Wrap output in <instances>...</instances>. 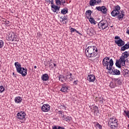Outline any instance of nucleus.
I'll list each match as a JSON object with an SVG mask.
<instances>
[{
    "instance_id": "obj_26",
    "label": "nucleus",
    "mask_w": 129,
    "mask_h": 129,
    "mask_svg": "<svg viewBox=\"0 0 129 129\" xmlns=\"http://www.w3.org/2000/svg\"><path fill=\"white\" fill-rule=\"evenodd\" d=\"M123 74L124 77L129 76V71L127 69H125L123 71Z\"/></svg>"
},
{
    "instance_id": "obj_25",
    "label": "nucleus",
    "mask_w": 129,
    "mask_h": 129,
    "mask_svg": "<svg viewBox=\"0 0 129 129\" xmlns=\"http://www.w3.org/2000/svg\"><path fill=\"white\" fill-rule=\"evenodd\" d=\"M88 19L91 24H93L94 25H96V23H97V22L95 21L94 18L90 17L89 18H88Z\"/></svg>"
},
{
    "instance_id": "obj_35",
    "label": "nucleus",
    "mask_w": 129,
    "mask_h": 129,
    "mask_svg": "<svg viewBox=\"0 0 129 129\" xmlns=\"http://www.w3.org/2000/svg\"><path fill=\"white\" fill-rule=\"evenodd\" d=\"M96 126L97 127H98V128L101 129L102 128V126H101V125H100L99 123H97L96 124Z\"/></svg>"
},
{
    "instance_id": "obj_42",
    "label": "nucleus",
    "mask_w": 129,
    "mask_h": 129,
    "mask_svg": "<svg viewBox=\"0 0 129 129\" xmlns=\"http://www.w3.org/2000/svg\"><path fill=\"white\" fill-rule=\"evenodd\" d=\"M78 80H76L74 81V84H75V85H77V84H78Z\"/></svg>"
},
{
    "instance_id": "obj_8",
    "label": "nucleus",
    "mask_w": 129,
    "mask_h": 129,
    "mask_svg": "<svg viewBox=\"0 0 129 129\" xmlns=\"http://www.w3.org/2000/svg\"><path fill=\"white\" fill-rule=\"evenodd\" d=\"M60 91H61V92H68V91H69V87L67 86V84L63 83L61 84Z\"/></svg>"
},
{
    "instance_id": "obj_9",
    "label": "nucleus",
    "mask_w": 129,
    "mask_h": 129,
    "mask_svg": "<svg viewBox=\"0 0 129 129\" xmlns=\"http://www.w3.org/2000/svg\"><path fill=\"white\" fill-rule=\"evenodd\" d=\"M101 3V0H90L89 5L91 7H94V6H97Z\"/></svg>"
},
{
    "instance_id": "obj_53",
    "label": "nucleus",
    "mask_w": 129,
    "mask_h": 129,
    "mask_svg": "<svg viewBox=\"0 0 129 129\" xmlns=\"http://www.w3.org/2000/svg\"><path fill=\"white\" fill-rule=\"evenodd\" d=\"M127 33L129 35V30H127Z\"/></svg>"
},
{
    "instance_id": "obj_11",
    "label": "nucleus",
    "mask_w": 129,
    "mask_h": 129,
    "mask_svg": "<svg viewBox=\"0 0 129 129\" xmlns=\"http://www.w3.org/2000/svg\"><path fill=\"white\" fill-rule=\"evenodd\" d=\"M115 43L117 44L118 47H123L125 45L124 44H125L124 41L122 40L121 39L115 40Z\"/></svg>"
},
{
    "instance_id": "obj_32",
    "label": "nucleus",
    "mask_w": 129,
    "mask_h": 129,
    "mask_svg": "<svg viewBox=\"0 0 129 129\" xmlns=\"http://www.w3.org/2000/svg\"><path fill=\"white\" fill-rule=\"evenodd\" d=\"M124 112L125 113V114H124V115H125V116H127V117H128V118H129V111L125 110V111H124Z\"/></svg>"
},
{
    "instance_id": "obj_44",
    "label": "nucleus",
    "mask_w": 129,
    "mask_h": 129,
    "mask_svg": "<svg viewBox=\"0 0 129 129\" xmlns=\"http://www.w3.org/2000/svg\"><path fill=\"white\" fill-rule=\"evenodd\" d=\"M61 107L62 108V109H66V107H65L64 105H61Z\"/></svg>"
},
{
    "instance_id": "obj_28",
    "label": "nucleus",
    "mask_w": 129,
    "mask_h": 129,
    "mask_svg": "<svg viewBox=\"0 0 129 129\" xmlns=\"http://www.w3.org/2000/svg\"><path fill=\"white\" fill-rule=\"evenodd\" d=\"M62 19V22H63V24H67L68 23V19L67 18V17L64 16Z\"/></svg>"
},
{
    "instance_id": "obj_45",
    "label": "nucleus",
    "mask_w": 129,
    "mask_h": 129,
    "mask_svg": "<svg viewBox=\"0 0 129 129\" xmlns=\"http://www.w3.org/2000/svg\"><path fill=\"white\" fill-rule=\"evenodd\" d=\"M115 39H116L117 40V39L119 40V39H120V37L118 36H116L115 37Z\"/></svg>"
},
{
    "instance_id": "obj_16",
    "label": "nucleus",
    "mask_w": 129,
    "mask_h": 129,
    "mask_svg": "<svg viewBox=\"0 0 129 129\" xmlns=\"http://www.w3.org/2000/svg\"><path fill=\"white\" fill-rule=\"evenodd\" d=\"M115 64L118 68H120V67H121V65L122 66H125V62H121L120 61V58H119L118 61H116Z\"/></svg>"
},
{
    "instance_id": "obj_39",
    "label": "nucleus",
    "mask_w": 129,
    "mask_h": 129,
    "mask_svg": "<svg viewBox=\"0 0 129 129\" xmlns=\"http://www.w3.org/2000/svg\"><path fill=\"white\" fill-rule=\"evenodd\" d=\"M102 7H97L96 9L100 12H101Z\"/></svg>"
},
{
    "instance_id": "obj_29",
    "label": "nucleus",
    "mask_w": 129,
    "mask_h": 129,
    "mask_svg": "<svg viewBox=\"0 0 129 129\" xmlns=\"http://www.w3.org/2000/svg\"><path fill=\"white\" fill-rule=\"evenodd\" d=\"M51 9L53 13L57 12V6L54 5H51Z\"/></svg>"
},
{
    "instance_id": "obj_12",
    "label": "nucleus",
    "mask_w": 129,
    "mask_h": 129,
    "mask_svg": "<svg viewBox=\"0 0 129 129\" xmlns=\"http://www.w3.org/2000/svg\"><path fill=\"white\" fill-rule=\"evenodd\" d=\"M41 109L44 112H48L50 110V105L49 104H43L41 107Z\"/></svg>"
},
{
    "instance_id": "obj_47",
    "label": "nucleus",
    "mask_w": 129,
    "mask_h": 129,
    "mask_svg": "<svg viewBox=\"0 0 129 129\" xmlns=\"http://www.w3.org/2000/svg\"><path fill=\"white\" fill-rule=\"evenodd\" d=\"M59 10H60V7L57 5L56 11H59Z\"/></svg>"
},
{
    "instance_id": "obj_38",
    "label": "nucleus",
    "mask_w": 129,
    "mask_h": 129,
    "mask_svg": "<svg viewBox=\"0 0 129 129\" xmlns=\"http://www.w3.org/2000/svg\"><path fill=\"white\" fill-rule=\"evenodd\" d=\"M76 29L73 28H71V33H74V32H76Z\"/></svg>"
},
{
    "instance_id": "obj_49",
    "label": "nucleus",
    "mask_w": 129,
    "mask_h": 129,
    "mask_svg": "<svg viewBox=\"0 0 129 129\" xmlns=\"http://www.w3.org/2000/svg\"><path fill=\"white\" fill-rule=\"evenodd\" d=\"M58 113L59 114H62V111H59Z\"/></svg>"
},
{
    "instance_id": "obj_22",
    "label": "nucleus",
    "mask_w": 129,
    "mask_h": 129,
    "mask_svg": "<svg viewBox=\"0 0 129 129\" xmlns=\"http://www.w3.org/2000/svg\"><path fill=\"white\" fill-rule=\"evenodd\" d=\"M127 49H129V42L121 47L120 51H125V50H127Z\"/></svg>"
},
{
    "instance_id": "obj_23",
    "label": "nucleus",
    "mask_w": 129,
    "mask_h": 129,
    "mask_svg": "<svg viewBox=\"0 0 129 129\" xmlns=\"http://www.w3.org/2000/svg\"><path fill=\"white\" fill-rule=\"evenodd\" d=\"M114 75H120V71L116 69H113L112 70Z\"/></svg>"
},
{
    "instance_id": "obj_7",
    "label": "nucleus",
    "mask_w": 129,
    "mask_h": 129,
    "mask_svg": "<svg viewBox=\"0 0 129 129\" xmlns=\"http://www.w3.org/2000/svg\"><path fill=\"white\" fill-rule=\"evenodd\" d=\"M129 56L128 52L125 51L124 52H123L122 53V55L120 58V61L122 62H126V61H128L127 60V57Z\"/></svg>"
},
{
    "instance_id": "obj_5",
    "label": "nucleus",
    "mask_w": 129,
    "mask_h": 129,
    "mask_svg": "<svg viewBox=\"0 0 129 129\" xmlns=\"http://www.w3.org/2000/svg\"><path fill=\"white\" fill-rule=\"evenodd\" d=\"M118 121L116 118L112 117L109 119L108 124L110 129H117L118 126Z\"/></svg>"
},
{
    "instance_id": "obj_27",
    "label": "nucleus",
    "mask_w": 129,
    "mask_h": 129,
    "mask_svg": "<svg viewBox=\"0 0 129 129\" xmlns=\"http://www.w3.org/2000/svg\"><path fill=\"white\" fill-rule=\"evenodd\" d=\"M101 12L104 14V15H106L107 12V9L105 8V6H102Z\"/></svg>"
},
{
    "instance_id": "obj_19",
    "label": "nucleus",
    "mask_w": 129,
    "mask_h": 129,
    "mask_svg": "<svg viewBox=\"0 0 129 129\" xmlns=\"http://www.w3.org/2000/svg\"><path fill=\"white\" fill-rule=\"evenodd\" d=\"M22 97L20 96L16 97L14 99V101L15 103H17V104L21 103V102H22Z\"/></svg>"
},
{
    "instance_id": "obj_6",
    "label": "nucleus",
    "mask_w": 129,
    "mask_h": 129,
    "mask_svg": "<svg viewBox=\"0 0 129 129\" xmlns=\"http://www.w3.org/2000/svg\"><path fill=\"white\" fill-rule=\"evenodd\" d=\"M98 27L99 29L105 30L108 27V22L105 20H102L98 23Z\"/></svg>"
},
{
    "instance_id": "obj_41",
    "label": "nucleus",
    "mask_w": 129,
    "mask_h": 129,
    "mask_svg": "<svg viewBox=\"0 0 129 129\" xmlns=\"http://www.w3.org/2000/svg\"><path fill=\"white\" fill-rule=\"evenodd\" d=\"M49 4H51V5H54V0H49Z\"/></svg>"
},
{
    "instance_id": "obj_31",
    "label": "nucleus",
    "mask_w": 129,
    "mask_h": 129,
    "mask_svg": "<svg viewBox=\"0 0 129 129\" xmlns=\"http://www.w3.org/2000/svg\"><path fill=\"white\" fill-rule=\"evenodd\" d=\"M55 2L56 6H61V5H62L61 1L60 0H55Z\"/></svg>"
},
{
    "instance_id": "obj_18",
    "label": "nucleus",
    "mask_w": 129,
    "mask_h": 129,
    "mask_svg": "<svg viewBox=\"0 0 129 129\" xmlns=\"http://www.w3.org/2000/svg\"><path fill=\"white\" fill-rule=\"evenodd\" d=\"M41 79L43 81H48L49 80V75L47 74H44L42 75Z\"/></svg>"
},
{
    "instance_id": "obj_3",
    "label": "nucleus",
    "mask_w": 129,
    "mask_h": 129,
    "mask_svg": "<svg viewBox=\"0 0 129 129\" xmlns=\"http://www.w3.org/2000/svg\"><path fill=\"white\" fill-rule=\"evenodd\" d=\"M102 64L104 67H106L107 70H112L113 66V60L112 58H109L108 57H105L102 61Z\"/></svg>"
},
{
    "instance_id": "obj_14",
    "label": "nucleus",
    "mask_w": 129,
    "mask_h": 129,
    "mask_svg": "<svg viewBox=\"0 0 129 129\" xmlns=\"http://www.w3.org/2000/svg\"><path fill=\"white\" fill-rule=\"evenodd\" d=\"M72 74L71 73H67V75L66 76V80L68 81H73V78H72Z\"/></svg>"
},
{
    "instance_id": "obj_15",
    "label": "nucleus",
    "mask_w": 129,
    "mask_h": 129,
    "mask_svg": "<svg viewBox=\"0 0 129 129\" xmlns=\"http://www.w3.org/2000/svg\"><path fill=\"white\" fill-rule=\"evenodd\" d=\"M88 35L89 36H92L94 34H95V31H94V29L92 28H89L87 32Z\"/></svg>"
},
{
    "instance_id": "obj_20",
    "label": "nucleus",
    "mask_w": 129,
    "mask_h": 129,
    "mask_svg": "<svg viewBox=\"0 0 129 129\" xmlns=\"http://www.w3.org/2000/svg\"><path fill=\"white\" fill-rule=\"evenodd\" d=\"M57 77L58 78V80L62 82V83H64L65 81H66V78H65L64 76L59 75Z\"/></svg>"
},
{
    "instance_id": "obj_34",
    "label": "nucleus",
    "mask_w": 129,
    "mask_h": 129,
    "mask_svg": "<svg viewBox=\"0 0 129 129\" xmlns=\"http://www.w3.org/2000/svg\"><path fill=\"white\" fill-rule=\"evenodd\" d=\"M4 47V41L0 40V49Z\"/></svg>"
},
{
    "instance_id": "obj_37",
    "label": "nucleus",
    "mask_w": 129,
    "mask_h": 129,
    "mask_svg": "<svg viewBox=\"0 0 129 129\" xmlns=\"http://www.w3.org/2000/svg\"><path fill=\"white\" fill-rule=\"evenodd\" d=\"M49 68H54V66H53V63H52V62L49 63Z\"/></svg>"
},
{
    "instance_id": "obj_10",
    "label": "nucleus",
    "mask_w": 129,
    "mask_h": 129,
    "mask_svg": "<svg viewBox=\"0 0 129 129\" xmlns=\"http://www.w3.org/2000/svg\"><path fill=\"white\" fill-rule=\"evenodd\" d=\"M17 116L19 119H24L26 117V113L24 111H20L17 113Z\"/></svg>"
},
{
    "instance_id": "obj_46",
    "label": "nucleus",
    "mask_w": 129,
    "mask_h": 129,
    "mask_svg": "<svg viewBox=\"0 0 129 129\" xmlns=\"http://www.w3.org/2000/svg\"><path fill=\"white\" fill-rule=\"evenodd\" d=\"M52 129H59V127L57 128L56 126H52Z\"/></svg>"
},
{
    "instance_id": "obj_43",
    "label": "nucleus",
    "mask_w": 129,
    "mask_h": 129,
    "mask_svg": "<svg viewBox=\"0 0 129 129\" xmlns=\"http://www.w3.org/2000/svg\"><path fill=\"white\" fill-rule=\"evenodd\" d=\"M99 101L100 103H103V99H100Z\"/></svg>"
},
{
    "instance_id": "obj_24",
    "label": "nucleus",
    "mask_w": 129,
    "mask_h": 129,
    "mask_svg": "<svg viewBox=\"0 0 129 129\" xmlns=\"http://www.w3.org/2000/svg\"><path fill=\"white\" fill-rule=\"evenodd\" d=\"M91 14H92V12L91 10H88L86 12V16L87 19H89V18H91Z\"/></svg>"
},
{
    "instance_id": "obj_30",
    "label": "nucleus",
    "mask_w": 129,
    "mask_h": 129,
    "mask_svg": "<svg viewBox=\"0 0 129 129\" xmlns=\"http://www.w3.org/2000/svg\"><path fill=\"white\" fill-rule=\"evenodd\" d=\"M67 13H68V9H63L62 10H61V14H62L63 15H66Z\"/></svg>"
},
{
    "instance_id": "obj_21",
    "label": "nucleus",
    "mask_w": 129,
    "mask_h": 129,
    "mask_svg": "<svg viewBox=\"0 0 129 129\" xmlns=\"http://www.w3.org/2000/svg\"><path fill=\"white\" fill-rule=\"evenodd\" d=\"M62 119L63 120H66V121H67L68 122H70V121L72 119V118L69 116L63 115Z\"/></svg>"
},
{
    "instance_id": "obj_40",
    "label": "nucleus",
    "mask_w": 129,
    "mask_h": 129,
    "mask_svg": "<svg viewBox=\"0 0 129 129\" xmlns=\"http://www.w3.org/2000/svg\"><path fill=\"white\" fill-rule=\"evenodd\" d=\"M94 110H95V112L96 111V110H98V107H97V106H94L93 107Z\"/></svg>"
},
{
    "instance_id": "obj_2",
    "label": "nucleus",
    "mask_w": 129,
    "mask_h": 129,
    "mask_svg": "<svg viewBox=\"0 0 129 129\" xmlns=\"http://www.w3.org/2000/svg\"><path fill=\"white\" fill-rule=\"evenodd\" d=\"M98 49L95 46H90L88 47L85 50V54L89 58H93L97 55Z\"/></svg>"
},
{
    "instance_id": "obj_51",
    "label": "nucleus",
    "mask_w": 129,
    "mask_h": 129,
    "mask_svg": "<svg viewBox=\"0 0 129 129\" xmlns=\"http://www.w3.org/2000/svg\"><path fill=\"white\" fill-rule=\"evenodd\" d=\"M56 66V64L55 63H53V67H55Z\"/></svg>"
},
{
    "instance_id": "obj_13",
    "label": "nucleus",
    "mask_w": 129,
    "mask_h": 129,
    "mask_svg": "<svg viewBox=\"0 0 129 129\" xmlns=\"http://www.w3.org/2000/svg\"><path fill=\"white\" fill-rule=\"evenodd\" d=\"M95 79V76H94V75H90L87 77V80H88L89 82H94Z\"/></svg>"
},
{
    "instance_id": "obj_4",
    "label": "nucleus",
    "mask_w": 129,
    "mask_h": 129,
    "mask_svg": "<svg viewBox=\"0 0 129 129\" xmlns=\"http://www.w3.org/2000/svg\"><path fill=\"white\" fill-rule=\"evenodd\" d=\"M14 65L16 68L17 72L18 73H19V74H21L22 77H25V76L27 75V69H24L22 67L20 62L18 61L15 62Z\"/></svg>"
},
{
    "instance_id": "obj_50",
    "label": "nucleus",
    "mask_w": 129,
    "mask_h": 129,
    "mask_svg": "<svg viewBox=\"0 0 129 129\" xmlns=\"http://www.w3.org/2000/svg\"><path fill=\"white\" fill-rule=\"evenodd\" d=\"M34 69H37V66H35L34 67Z\"/></svg>"
},
{
    "instance_id": "obj_48",
    "label": "nucleus",
    "mask_w": 129,
    "mask_h": 129,
    "mask_svg": "<svg viewBox=\"0 0 129 129\" xmlns=\"http://www.w3.org/2000/svg\"><path fill=\"white\" fill-rule=\"evenodd\" d=\"M13 76H15V77H17V76H18V75L17 74H15V73H13Z\"/></svg>"
},
{
    "instance_id": "obj_33",
    "label": "nucleus",
    "mask_w": 129,
    "mask_h": 129,
    "mask_svg": "<svg viewBox=\"0 0 129 129\" xmlns=\"http://www.w3.org/2000/svg\"><path fill=\"white\" fill-rule=\"evenodd\" d=\"M5 91V88L3 86H0V93H3Z\"/></svg>"
},
{
    "instance_id": "obj_36",
    "label": "nucleus",
    "mask_w": 129,
    "mask_h": 129,
    "mask_svg": "<svg viewBox=\"0 0 129 129\" xmlns=\"http://www.w3.org/2000/svg\"><path fill=\"white\" fill-rule=\"evenodd\" d=\"M60 2L61 3L62 6H64L65 4H66V2H65V0H61Z\"/></svg>"
},
{
    "instance_id": "obj_1",
    "label": "nucleus",
    "mask_w": 129,
    "mask_h": 129,
    "mask_svg": "<svg viewBox=\"0 0 129 129\" xmlns=\"http://www.w3.org/2000/svg\"><path fill=\"white\" fill-rule=\"evenodd\" d=\"M120 11V7L118 5H117L115 7L114 9L111 12V15L112 17H117L119 21H122L123 19V17H124V12L123 11Z\"/></svg>"
},
{
    "instance_id": "obj_52",
    "label": "nucleus",
    "mask_w": 129,
    "mask_h": 129,
    "mask_svg": "<svg viewBox=\"0 0 129 129\" xmlns=\"http://www.w3.org/2000/svg\"><path fill=\"white\" fill-rule=\"evenodd\" d=\"M76 32L77 33H78V34H80V33L78 32V31H77V30H76Z\"/></svg>"
},
{
    "instance_id": "obj_17",
    "label": "nucleus",
    "mask_w": 129,
    "mask_h": 129,
    "mask_svg": "<svg viewBox=\"0 0 129 129\" xmlns=\"http://www.w3.org/2000/svg\"><path fill=\"white\" fill-rule=\"evenodd\" d=\"M9 39L10 41H12V42L15 41L16 39H17V35H16L15 33L9 34Z\"/></svg>"
}]
</instances>
